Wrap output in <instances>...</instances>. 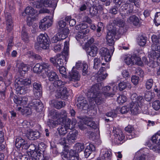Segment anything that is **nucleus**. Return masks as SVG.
Returning a JSON list of instances; mask_svg holds the SVG:
<instances>
[{
	"label": "nucleus",
	"mask_w": 160,
	"mask_h": 160,
	"mask_svg": "<svg viewBox=\"0 0 160 160\" xmlns=\"http://www.w3.org/2000/svg\"><path fill=\"white\" fill-rule=\"evenodd\" d=\"M100 155L102 159L107 160L111 156V152L107 148H103L101 150Z\"/></svg>",
	"instance_id": "obj_28"
},
{
	"label": "nucleus",
	"mask_w": 160,
	"mask_h": 160,
	"mask_svg": "<svg viewBox=\"0 0 160 160\" xmlns=\"http://www.w3.org/2000/svg\"><path fill=\"white\" fill-rule=\"evenodd\" d=\"M24 84V82L22 78H17L15 80L14 85L15 86H22Z\"/></svg>",
	"instance_id": "obj_55"
},
{
	"label": "nucleus",
	"mask_w": 160,
	"mask_h": 160,
	"mask_svg": "<svg viewBox=\"0 0 160 160\" xmlns=\"http://www.w3.org/2000/svg\"><path fill=\"white\" fill-rule=\"evenodd\" d=\"M37 44L43 49H48L49 46V41L47 35L46 34H40L37 38Z\"/></svg>",
	"instance_id": "obj_9"
},
{
	"label": "nucleus",
	"mask_w": 160,
	"mask_h": 160,
	"mask_svg": "<svg viewBox=\"0 0 160 160\" xmlns=\"http://www.w3.org/2000/svg\"><path fill=\"white\" fill-rule=\"evenodd\" d=\"M84 148V144L82 143H76L74 147L75 153L78 154V152H81Z\"/></svg>",
	"instance_id": "obj_36"
},
{
	"label": "nucleus",
	"mask_w": 160,
	"mask_h": 160,
	"mask_svg": "<svg viewBox=\"0 0 160 160\" xmlns=\"http://www.w3.org/2000/svg\"><path fill=\"white\" fill-rule=\"evenodd\" d=\"M22 39L26 42H27L28 40L29 37L26 32H22Z\"/></svg>",
	"instance_id": "obj_63"
},
{
	"label": "nucleus",
	"mask_w": 160,
	"mask_h": 160,
	"mask_svg": "<svg viewBox=\"0 0 160 160\" xmlns=\"http://www.w3.org/2000/svg\"><path fill=\"white\" fill-rule=\"evenodd\" d=\"M40 136V133L38 131H31V140H34L38 138Z\"/></svg>",
	"instance_id": "obj_43"
},
{
	"label": "nucleus",
	"mask_w": 160,
	"mask_h": 160,
	"mask_svg": "<svg viewBox=\"0 0 160 160\" xmlns=\"http://www.w3.org/2000/svg\"><path fill=\"white\" fill-rule=\"evenodd\" d=\"M22 16L24 17H26L27 18V22L29 26L30 20H29L30 14V7H27L25 10L24 12L22 13Z\"/></svg>",
	"instance_id": "obj_38"
},
{
	"label": "nucleus",
	"mask_w": 160,
	"mask_h": 160,
	"mask_svg": "<svg viewBox=\"0 0 160 160\" xmlns=\"http://www.w3.org/2000/svg\"><path fill=\"white\" fill-rule=\"evenodd\" d=\"M67 113L64 110H62L60 112H55L52 110L49 113L51 118L53 119H57L56 121L50 119L47 122V124L50 128L53 127L57 124H62L63 123L64 120L67 116Z\"/></svg>",
	"instance_id": "obj_4"
},
{
	"label": "nucleus",
	"mask_w": 160,
	"mask_h": 160,
	"mask_svg": "<svg viewBox=\"0 0 160 160\" xmlns=\"http://www.w3.org/2000/svg\"><path fill=\"white\" fill-rule=\"evenodd\" d=\"M13 100L16 104L20 105H25L28 101V99L26 98H14Z\"/></svg>",
	"instance_id": "obj_33"
},
{
	"label": "nucleus",
	"mask_w": 160,
	"mask_h": 160,
	"mask_svg": "<svg viewBox=\"0 0 160 160\" xmlns=\"http://www.w3.org/2000/svg\"><path fill=\"white\" fill-rule=\"evenodd\" d=\"M107 29L108 31L106 38L107 42L109 45H112L114 42L116 28L112 25L109 24L107 26Z\"/></svg>",
	"instance_id": "obj_7"
},
{
	"label": "nucleus",
	"mask_w": 160,
	"mask_h": 160,
	"mask_svg": "<svg viewBox=\"0 0 160 160\" xmlns=\"http://www.w3.org/2000/svg\"><path fill=\"white\" fill-rule=\"evenodd\" d=\"M34 7L39 8L42 7V4L45 7H51L54 8L53 3L50 0H38V1L32 2Z\"/></svg>",
	"instance_id": "obj_17"
},
{
	"label": "nucleus",
	"mask_w": 160,
	"mask_h": 160,
	"mask_svg": "<svg viewBox=\"0 0 160 160\" xmlns=\"http://www.w3.org/2000/svg\"><path fill=\"white\" fill-rule=\"evenodd\" d=\"M142 150H140L136 153L133 160H145V156L142 154Z\"/></svg>",
	"instance_id": "obj_37"
},
{
	"label": "nucleus",
	"mask_w": 160,
	"mask_h": 160,
	"mask_svg": "<svg viewBox=\"0 0 160 160\" xmlns=\"http://www.w3.org/2000/svg\"><path fill=\"white\" fill-rule=\"evenodd\" d=\"M84 121H85V125L87 126L92 127L93 128H95L97 127V124L95 123L94 122L91 118H84Z\"/></svg>",
	"instance_id": "obj_32"
},
{
	"label": "nucleus",
	"mask_w": 160,
	"mask_h": 160,
	"mask_svg": "<svg viewBox=\"0 0 160 160\" xmlns=\"http://www.w3.org/2000/svg\"><path fill=\"white\" fill-rule=\"evenodd\" d=\"M88 64L86 63L83 62L82 69V75L83 76H86L88 72Z\"/></svg>",
	"instance_id": "obj_49"
},
{
	"label": "nucleus",
	"mask_w": 160,
	"mask_h": 160,
	"mask_svg": "<svg viewBox=\"0 0 160 160\" xmlns=\"http://www.w3.org/2000/svg\"><path fill=\"white\" fill-rule=\"evenodd\" d=\"M31 148L32 149H31V151H32V153L31 155V158L32 159H35V160H42V154L41 153L39 152H37L35 151L37 148L36 145H35L34 144H31Z\"/></svg>",
	"instance_id": "obj_20"
},
{
	"label": "nucleus",
	"mask_w": 160,
	"mask_h": 160,
	"mask_svg": "<svg viewBox=\"0 0 160 160\" xmlns=\"http://www.w3.org/2000/svg\"><path fill=\"white\" fill-rule=\"evenodd\" d=\"M25 141L21 137L16 138L15 141V146L17 148H19L23 145Z\"/></svg>",
	"instance_id": "obj_40"
},
{
	"label": "nucleus",
	"mask_w": 160,
	"mask_h": 160,
	"mask_svg": "<svg viewBox=\"0 0 160 160\" xmlns=\"http://www.w3.org/2000/svg\"><path fill=\"white\" fill-rule=\"evenodd\" d=\"M151 141L153 143L156 144L150 146L148 144V146L150 147V149L155 152L160 153V131L152 136Z\"/></svg>",
	"instance_id": "obj_8"
},
{
	"label": "nucleus",
	"mask_w": 160,
	"mask_h": 160,
	"mask_svg": "<svg viewBox=\"0 0 160 160\" xmlns=\"http://www.w3.org/2000/svg\"><path fill=\"white\" fill-rule=\"evenodd\" d=\"M118 87L120 91H122L128 87L129 89L131 88L132 86L130 83L128 81L122 82L118 84Z\"/></svg>",
	"instance_id": "obj_35"
},
{
	"label": "nucleus",
	"mask_w": 160,
	"mask_h": 160,
	"mask_svg": "<svg viewBox=\"0 0 160 160\" xmlns=\"http://www.w3.org/2000/svg\"><path fill=\"white\" fill-rule=\"evenodd\" d=\"M66 25V23L64 21L62 20H61L58 22V28L62 30Z\"/></svg>",
	"instance_id": "obj_56"
},
{
	"label": "nucleus",
	"mask_w": 160,
	"mask_h": 160,
	"mask_svg": "<svg viewBox=\"0 0 160 160\" xmlns=\"http://www.w3.org/2000/svg\"><path fill=\"white\" fill-rule=\"evenodd\" d=\"M59 67V71L60 73L62 75V77L65 78H66L67 75H66V69L65 67L63 66Z\"/></svg>",
	"instance_id": "obj_44"
},
{
	"label": "nucleus",
	"mask_w": 160,
	"mask_h": 160,
	"mask_svg": "<svg viewBox=\"0 0 160 160\" xmlns=\"http://www.w3.org/2000/svg\"><path fill=\"white\" fill-rule=\"evenodd\" d=\"M154 21L156 26H158L160 25V12L156 13Z\"/></svg>",
	"instance_id": "obj_42"
},
{
	"label": "nucleus",
	"mask_w": 160,
	"mask_h": 160,
	"mask_svg": "<svg viewBox=\"0 0 160 160\" xmlns=\"http://www.w3.org/2000/svg\"><path fill=\"white\" fill-rule=\"evenodd\" d=\"M42 67L41 65L39 63H37L35 65L33 68V72L36 73H38L42 71Z\"/></svg>",
	"instance_id": "obj_45"
},
{
	"label": "nucleus",
	"mask_w": 160,
	"mask_h": 160,
	"mask_svg": "<svg viewBox=\"0 0 160 160\" xmlns=\"http://www.w3.org/2000/svg\"><path fill=\"white\" fill-rule=\"evenodd\" d=\"M7 22V29L10 32L12 29L13 26L12 19L11 18H9L6 19Z\"/></svg>",
	"instance_id": "obj_47"
},
{
	"label": "nucleus",
	"mask_w": 160,
	"mask_h": 160,
	"mask_svg": "<svg viewBox=\"0 0 160 160\" xmlns=\"http://www.w3.org/2000/svg\"><path fill=\"white\" fill-rule=\"evenodd\" d=\"M71 120L68 119L66 122L65 125H62L59 128H58L59 134L60 135H64L67 132V130L70 128V123Z\"/></svg>",
	"instance_id": "obj_21"
},
{
	"label": "nucleus",
	"mask_w": 160,
	"mask_h": 160,
	"mask_svg": "<svg viewBox=\"0 0 160 160\" xmlns=\"http://www.w3.org/2000/svg\"><path fill=\"white\" fill-rule=\"evenodd\" d=\"M132 82L134 85H136L138 84L139 81V78L136 75L132 76L131 78Z\"/></svg>",
	"instance_id": "obj_54"
},
{
	"label": "nucleus",
	"mask_w": 160,
	"mask_h": 160,
	"mask_svg": "<svg viewBox=\"0 0 160 160\" xmlns=\"http://www.w3.org/2000/svg\"><path fill=\"white\" fill-rule=\"evenodd\" d=\"M153 80L152 79L147 80L146 82V87L148 89H149L152 87L153 84Z\"/></svg>",
	"instance_id": "obj_48"
},
{
	"label": "nucleus",
	"mask_w": 160,
	"mask_h": 160,
	"mask_svg": "<svg viewBox=\"0 0 160 160\" xmlns=\"http://www.w3.org/2000/svg\"><path fill=\"white\" fill-rule=\"evenodd\" d=\"M102 87L101 83L96 84L88 89L87 93V96L91 105L95 102L97 105H100L103 102L104 98L100 93V89Z\"/></svg>",
	"instance_id": "obj_2"
},
{
	"label": "nucleus",
	"mask_w": 160,
	"mask_h": 160,
	"mask_svg": "<svg viewBox=\"0 0 160 160\" xmlns=\"http://www.w3.org/2000/svg\"><path fill=\"white\" fill-rule=\"evenodd\" d=\"M127 100L126 96L123 95H120L118 97L117 99L118 103L120 104H122L124 103Z\"/></svg>",
	"instance_id": "obj_41"
},
{
	"label": "nucleus",
	"mask_w": 160,
	"mask_h": 160,
	"mask_svg": "<svg viewBox=\"0 0 160 160\" xmlns=\"http://www.w3.org/2000/svg\"><path fill=\"white\" fill-rule=\"evenodd\" d=\"M18 68L20 71H22L25 72L28 70L29 69L28 67L25 64L23 63H20Z\"/></svg>",
	"instance_id": "obj_53"
},
{
	"label": "nucleus",
	"mask_w": 160,
	"mask_h": 160,
	"mask_svg": "<svg viewBox=\"0 0 160 160\" xmlns=\"http://www.w3.org/2000/svg\"><path fill=\"white\" fill-rule=\"evenodd\" d=\"M153 108L156 111L158 110L160 108V103L158 100L154 102L152 104Z\"/></svg>",
	"instance_id": "obj_51"
},
{
	"label": "nucleus",
	"mask_w": 160,
	"mask_h": 160,
	"mask_svg": "<svg viewBox=\"0 0 160 160\" xmlns=\"http://www.w3.org/2000/svg\"><path fill=\"white\" fill-rule=\"evenodd\" d=\"M77 106L81 110H86L88 108V106L86 99L82 96H80L78 98Z\"/></svg>",
	"instance_id": "obj_18"
},
{
	"label": "nucleus",
	"mask_w": 160,
	"mask_h": 160,
	"mask_svg": "<svg viewBox=\"0 0 160 160\" xmlns=\"http://www.w3.org/2000/svg\"><path fill=\"white\" fill-rule=\"evenodd\" d=\"M128 22L134 26H138L139 24V20L138 18L135 15L130 16L128 20Z\"/></svg>",
	"instance_id": "obj_34"
},
{
	"label": "nucleus",
	"mask_w": 160,
	"mask_h": 160,
	"mask_svg": "<svg viewBox=\"0 0 160 160\" xmlns=\"http://www.w3.org/2000/svg\"><path fill=\"white\" fill-rule=\"evenodd\" d=\"M113 133L114 136V142L117 144H121V142L125 138V136L122 131L118 128H117L116 127H113Z\"/></svg>",
	"instance_id": "obj_14"
},
{
	"label": "nucleus",
	"mask_w": 160,
	"mask_h": 160,
	"mask_svg": "<svg viewBox=\"0 0 160 160\" xmlns=\"http://www.w3.org/2000/svg\"><path fill=\"white\" fill-rule=\"evenodd\" d=\"M155 96L154 92L151 91L146 92L144 95V98L145 100L148 101H150Z\"/></svg>",
	"instance_id": "obj_39"
},
{
	"label": "nucleus",
	"mask_w": 160,
	"mask_h": 160,
	"mask_svg": "<svg viewBox=\"0 0 160 160\" xmlns=\"http://www.w3.org/2000/svg\"><path fill=\"white\" fill-rule=\"evenodd\" d=\"M112 87V93H113L114 94L116 92L117 90V84L116 83L114 82H112L109 84Z\"/></svg>",
	"instance_id": "obj_59"
},
{
	"label": "nucleus",
	"mask_w": 160,
	"mask_h": 160,
	"mask_svg": "<svg viewBox=\"0 0 160 160\" xmlns=\"http://www.w3.org/2000/svg\"><path fill=\"white\" fill-rule=\"evenodd\" d=\"M46 74L48 77L49 80L50 81L56 80L58 78V76L56 73L49 69L45 71Z\"/></svg>",
	"instance_id": "obj_29"
},
{
	"label": "nucleus",
	"mask_w": 160,
	"mask_h": 160,
	"mask_svg": "<svg viewBox=\"0 0 160 160\" xmlns=\"http://www.w3.org/2000/svg\"><path fill=\"white\" fill-rule=\"evenodd\" d=\"M51 104L54 107L57 109H60L64 107L65 105V102H63L61 101H58L55 100L51 101Z\"/></svg>",
	"instance_id": "obj_31"
},
{
	"label": "nucleus",
	"mask_w": 160,
	"mask_h": 160,
	"mask_svg": "<svg viewBox=\"0 0 160 160\" xmlns=\"http://www.w3.org/2000/svg\"><path fill=\"white\" fill-rule=\"evenodd\" d=\"M95 150L94 146L92 144L87 145L84 151V156L86 158H88L92 152Z\"/></svg>",
	"instance_id": "obj_30"
},
{
	"label": "nucleus",
	"mask_w": 160,
	"mask_h": 160,
	"mask_svg": "<svg viewBox=\"0 0 160 160\" xmlns=\"http://www.w3.org/2000/svg\"><path fill=\"white\" fill-rule=\"evenodd\" d=\"M53 16H47L41 20L39 23V28L42 30H45L50 27L52 24Z\"/></svg>",
	"instance_id": "obj_10"
},
{
	"label": "nucleus",
	"mask_w": 160,
	"mask_h": 160,
	"mask_svg": "<svg viewBox=\"0 0 160 160\" xmlns=\"http://www.w3.org/2000/svg\"><path fill=\"white\" fill-rule=\"evenodd\" d=\"M78 135V132L76 131L70 132L67 136V140L68 143L71 144L74 142L76 139Z\"/></svg>",
	"instance_id": "obj_24"
},
{
	"label": "nucleus",
	"mask_w": 160,
	"mask_h": 160,
	"mask_svg": "<svg viewBox=\"0 0 160 160\" xmlns=\"http://www.w3.org/2000/svg\"><path fill=\"white\" fill-rule=\"evenodd\" d=\"M112 90L111 88L109 85L103 87L102 88V92L106 97H112L114 95V93L112 92Z\"/></svg>",
	"instance_id": "obj_26"
},
{
	"label": "nucleus",
	"mask_w": 160,
	"mask_h": 160,
	"mask_svg": "<svg viewBox=\"0 0 160 160\" xmlns=\"http://www.w3.org/2000/svg\"><path fill=\"white\" fill-rule=\"evenodd\" d=\"M33 88L35 99L32 101L31 106L34 108L37 111L40 112L42 108V103L38 99L42 96V87L39 83L35 82L33 84Z\"/></svg>",
	"instance_id": "obj_3"
},
{
	"label": "nucleus",
	"mask_w": 160,
	"mask_h": 160,
	"mask_svg": "<svg viewBox=\"0 0 160 160\" xmlns=\"http://www.w3.org/2000/svg\"><path fill=\"white\" fill-rule=\"evenodd\" d=\"M100 64V60L98 58H95L94 59V68L96 69L98 68V66Z\"/></svg>",
	"instance_id": "obj_61"
},
{
	"label": "nucleus",
	"mask_w": 160,
	"mask_h": 160,
	"mask_svg": "<svg viewBox=\"0 0 160 160\" xmlns=\"http://www.w3.org/2000/svg\"><path fill=\"white\" fill-rule=\"evenodd\" d=\"M62 157L64 160H80L78 154L75 153L72 150H71L69 152L65 151L62 155Z\"/></svg>",
	"instance_id": "obj_15"
},
{
	"label": "nucleus",
	"mask_w": 160,
	"mask_h": 160,
	"mask_svg": "<svg viewBox=\"0 0 160 160\" xmlns=\"http://www.w3.org/2000/svg\"><path fill=\"white\" fill-rule=\"evenodd\" d=\"M57 67L63 66L67 63L68 59V55H65L63 53L58 55L57 56Z\"/></svg>",
	"instance_id": "obj_22"
},
{
	"label": "nucleus",
	"mask_w": 160,
	"mask_h": 160,
	"mask_svg": "<svg viewBox=\"0 0 160 160\" xmlns=\"http://www.w3.org/2000/svg\"><path fill=\"white\" fill-rule=\"evenodd\" d=\"M125 130L128 133H131L134 131V128L131 125H128L125 128Z\"/></svg>",
	"instance_id": "obj_58"
},
{
	"label": "nucleus",
	"mask_w": 160,
	"mask_h": 160,
	"mask_svg": "<svg viewBox=\"0 0 160 160\" xmlns=\"http://www.w3.org/2000/svg\"><path fill=\"white\" fill-rule=\"evenodd\" d=\"M117 113V110H113L111 112L106 113V115L108 117L113 118L116 117Z\"/></svg>",
	"instance_id": "obj_57"
},
{
	"label": "nucleus",
	"mask_w": 160,
	"mask_h": 160,
	"mask_svg": "<svg viewBox=\"0 0 160 160\" xmlns=\"http://www.w3.org/2000/svg\"><path fill=\"white\" fill-rule=\"evenodd\" d=\"M104 68L103 67H101L96 75L97 80L98 82L105 79L108 76V74L104 71Z\"/></svg>",
	"instance_id": "obj_25"
},
{
	"label": "nucleus",
	"mask_w": 160,
	"mask_h": 160,
	"mask_svg": "<svg viewBox=\"0 0 160 160\" xmlns=\"http://www.w3.org/2000/svg\"><path fill=\"white\" fill-rule=\"evenodd\" d=\"M84 122L85 121H84V118H83L78 123L79 128L82 130H84L85 128Z\"/></svg>",
	"instance_id": "obj_60"
},
{
	"label": "nucleus",
	"mask_w": 160,
	"mask_h": 160,
	"mask_svg": "<svg viewBox=\"0 0 160 160\" xmlns=\"http://www.w3.org/2000/svg\"><path fill=\"white\" fill-rule=\"evenodd\" d=\"M124 60L126 63L128 65L131 64H135L141 66L142 64L141 58L134 56L129 55L125 58Z\"/></svg>",
	"instance_id": "obj_16"
},
{
	"label": "nucleus",
	"mask_w": 160,
	"mask_h": 160,
	"mask_svg": "<svg viewBox=\"0 0 160 160\" xmlns=\"http://www.w3.org/2000/svg\"><path fill=\"white\" fill-rule=\"evenodd\" d=\"M65 84L64 82H63L61 80H55L54 82L53 85L56 88L55 89L58 88L60 87V86L64 85Z\"/></svg>",
	"instance_id": "obj_50"
},
{
	"label": "nucleus",
	"mask_w": 160,
	"mask_h": 160,
	"mask_svg": "<svg viewBox=\"0 0 160 160\" xmlns=\"http://www.w3.org/2000/svg\"><path fill=\"white\" fill-rule=\"evenodd\" d=\"M131 99L132 101L129 106V110L131 114L136 115L140 112L139 104L143 100L142 97L138 96L136 93H133L131 96Z\"/></svg>",
	"instance_id": "obj_5"
},
{
	"label": "nucleus",
	"mask_w": 160,
	"mask_h": 160,
	"mask_svg": "<svg viewBox=\"0 0 160 160\" xmlns=\"http://www.w3.org/2000/svg\"><path fill=\"white\" fill-rule=\"evenodd\" d=\"M152 39V50L148 55L150 61L148 65L151 67L154 68L160 64V37L158 38L155 35H153ZM158 73L160 75V67Z\"/></svg>",
	"instance_id": "obj_1"
},
{
	"label": "nucleus",
	"mask_w": 160,
	"mask_h": 160,
	"mask_svg": "<svg viewBox=\"0 0 160 160\" xmlns=\"http://www.w3.org/2000/svg\"><path fill=\"white\" fill-rule=\"evenodd\" d=\"M129 110V107L124 106L121 108L120 111L121 113L124 114L128 112Z\"/></svg>",
	"instance_id": "obj_62"
},
{
	"label": "nucleus",
	"mask_w": 160,
	"mask_h": 160,
	"mask_svg": "<svg viewBox=\"0 0 160 160\" xmlns=\"http://www.w3.org/2000/svg\"><path fill=\"white\" fill-rule=\"evenodd\" d=\"M69 33V29L68 28H65L60 31L53 37L52 41L53 43H56L66 38Z\"/></svg>",
	"instance_id": "obj_13"
},
{
	"label": "nucleus",
	"mask_w": 160,
	"mask_h": 160,
	"mask_svg": "<svg viewBox=\"0 0 160 160\" xmlns=\"http://www.w3.org/2000/svg\"><path fill=\"white\" fill-rule=\"evenodd\" d=\"M55 93L56 97L59 98L66 94L68 93V91L66 87H61L56 89Z\"/></svg>",
	"instance_id": "obj_23"
},
{
	"label": "nucleus",
	"mask_w": 160,
	"mask_h": 160,
	"mask_svg": "<svg viewBox=\"0 0 160 160\" xmlns=\"http://www.w3.org/2000/svg\"><path fill=\"white\" fill-rule=\"evenodd\" d=\"M81 78L80 75L77 70H74V67L72 68L68 76V79L71 81L75 82L79 81Z\"/></svg>",
	"instance_id": "obj_19"
},
{
	"label": "nucleus",
	"mask_w": 160,
	"mask_h": 160,
	"mask_svg": "<svg viewBox=\"0 0 160 160\" xmlns=\"http://www.w3.org/2000/svg\"><path fill=\"white\" fill-rule=\"evenodd\" d=\"M110 50H108L107 48H102L100 50V54L102 59L104 58L106 62H108L111 60V56L112 55L114 51V48L113 47Z\"/></svg>",
	"instance_id": "obj_12"
},
{
	"label": "nucleus",
	"mask_w": 160,
	"mask_h": 160,
	"mask_svg": "<svg viewBox=\"0 0 160 160\" xmlns=\"http://www.w3.org/2000/svg\"><path fill=\"white\" fill-rule=\"evenodd\" d=\"M88 27V25L84 23L75 27L76 29L79 31L76 36V38L81 44H82L83 42L86 40L87 37L85 35L89 32V29L87 28Z\"/></svg>",
	"instance_id": "obj_6"
},
{
	"label": "nucleus",
	"mask_w": 160,
	"mask_h": 160,
	"mask_svg": "<svg viewBox=\"0 0 160 160\" xmlns=\"http://www.w3.org/2000/svg\"><path fill=\"white\" fill-rule=\"evenodd\" d=\"M58 55H57L51 58L50 59V62L52 63L54 65H57V56Z\"/></svg>",
	"instance_id": "obj_64"
},
{
	"label": "nucleus",
	"mask_w": 160,
	"mask_h": 160,
	"mask_svg": "<svg viewBox=\"0 0 160 160\" xmlns=\"http://www.w3.org/2000/svg\"><path fill=\"white\" fill-rule=\"evenodd\" d=\"M65 19L66 21H69V24L70 26H73L76 24L75 20L74 19H71V17L70 16L66 17Z\"/></svg>",
	"instance_id": "obj_52"
},
{
	"label": "nucleus",
	"mask_w": 160,
	"mask_h": 160,
	"mask_svg": "<svg viewBox=\"0 0 160 160\" xmlns=\"http://www.w3.org/2000/svg\"><path fill=\"white\" fill-rule=\"evenodd\" d=\"M110 50H108L107 48H102L100 50V54L102 59L104 58L106 62H108L111 60V56L112 55L114 51V48L113 47Z\"/></svg>",
	"instance_id": "obj_11"
},
{
	"label": "nucleus",
	"mask_w": 160,
	"mask_h": 160,
	"mask_svg": "<svg viewBox=\"0 0 160 160\" xmlns=\"http://www.w3.org/2000/svg\"><path fill=\"white\" fill-rule=\"evenodd\" d=\"M146 39L142 36H141L138 38V44L140 46H144L146 43Z\"/></svg>",
	"instance_id": "obj_46"
},
{
	"label": "nucleus",
	"mask_w": 160,
	"mask_h": 160,
	"mask_svg": "<svg viewBox=\"0 0 160 160\" xmlns=\"http://www.w3.org/2000/svg\"><path fill=\"white\" fill-rule=\"evenodd\" d=\"M98 51L97 47L94 45H92L88 48L87 52L88 55L94 57L96 56Z\"/></svg>",
	"instance_id": "obj_27"
}]
</instances>
